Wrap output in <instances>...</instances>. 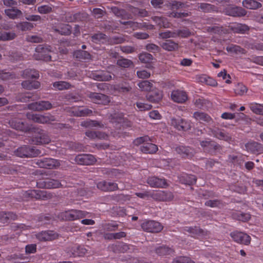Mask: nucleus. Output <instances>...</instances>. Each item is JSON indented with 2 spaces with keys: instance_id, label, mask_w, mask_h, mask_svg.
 Here are the masks:
<instances>
[{
  "instance_id": "f257e3e1",
  "label": "nucleus",
  "mask_w": 263,
  "mask_h": 263,
  "mask_svg": "<svg viewBox=\"0 0 263 263\" xmlns=\"http://www.w3.org/2000/svg\"><path fill=\"white\" fill-rule=\"evenodd\" d=\"M59 217L63 220H75L84 217H90V214L84 211L71 210L61 213Z\"/></svg>"
},
{
  "instance_id": "f03ea898",
  "label": "nucleus",
  "mask_w": 263,
  "mask_h": 263,
  "mask_svg": "<svg viewBox=\"0 0 263 263\" xmlns=\"http://www.w3.org/2000/svg\"><path fill=\"white\" fill-rule=\"evenodd\" d=\"M49 46L39 45L35 50L33 54L34 58L36 60H44L46 61L51 60V55L49 54L50 49Z\"/></svg>"
},
{
  "instance_id": "7ed1b4c3",
  "label": "nucleus",
  "mask_w": 263,
  "mask_h": 263,
  "mask_svg": "<svg viewBox=\"0 0 263 263\" xmlns=\"http://www.w3.org/2000/svg\"><path fill=\"white\" fill-rule=\"evenodd\" d=\"M141 227L143 230L152 233L159 232L163 229L160 223L153 220L144 221L141 224Z\"/></svg>"
},
{
  "instance_id": "20e7f679",
  "label": "nucleus",
  "mask_w": 263,
  "mask_h": 263,
  "mask_svg": "<svg viewBox=\"0 0 263 263\" xmlns=\"http://www.w3.org/2000/svg\"><path fill=\"white\" fill-rule=\"evenodd\" d=\"M40 154L39 150L24 146L19 147L15 151V154L20 157H35Z\"/></svg>"
},
{
  "instance_id": "39448f33",
  "label": "nucleus",
  "mask_w": 263,
  "mask_h": 263,
  "mask_svg": "<svg viewBox=\"0 0 263 263\" xmlns=\"http://www.w3.org/2000/svg\"><path fill=\"white\" fill-rule=\"evenodd\" d=\"M231 236L235 242L249 245L251 242V237L249 235L241 232H233L231 233Z\"/></svg>"
},
{
  "instance_id": "423d86ee",
  "label": "nucleus",
  "mask_w": 263,
  "mask_h": 263,
  "mask_svg": "<svg viewBox=\"0 0 263 263\" xmlns=\"http://www.w3.org/2000/svg\"><path fill=\"white\" fill-rule=\"evenodd\" d=\"M75 161L81 165H92L96 161V159L92 155L81 154L76 157Z\"/></svg>"
},
{
  "instance_id": "0eeeda50",
  "label": "nucleus",
  "mask_w": 263,
  "mask_h": 263,
  "mask_svg": "<svg viewBox=\"0 0 263 263\" xmlns=\"http://www.w3.org/2000/svg\"><path fill=\"white\" fill-rule=\"evenodd\" d=\"M171 124L175 128L179 130H186L191 128V124L190 122L183 120L182 119H172Z\"/></svg>"
},
{
  "instance_id": "6e6552de",
  "label": "nucleus",
  "mask_w": 263,
  "mask_h": 263,
  "mask_svg": "<svg viewBox=\"0 0 263 263\" xmlns=\"http://www.w3.org/2000/svg\"><path fill=\"white\" fill-rule=\"evenodd\" d=\"M40 167L48 169L56 168L60 165L58 160L51 158H45L37 163Z\"/></svg>"
},
{
  "instance_id": "1a4fd4ad",
  "label": "nucleus",
  "mask_w": 263,
  "mask_h": 263,
  "mask_svg": "<svg viewBox=\"0 0 263 263\" xmlns=\"http://www.w3.org/2000/svg\"><path fill=\"white\" fill-rule=\"evenodd\" d=\"M26 195L31 198H34L38 199H46L51 197L50 193H48L45 191L41 190H30L26 193Z\"/></svg>"
},
{
  "instance_id": "9d476101",
  "label": "nucleus",
  "mask_w": 263,
  "mask_h": 263,
  "mask_svg": "<svg viewBox=\"0 0 263 263\" xmlns=\"http://www.w3.org/2000/svg\"><path fill=\"white\" fill-rule=\"evenodd\" d=\"M171 98L175 102L182 103L187 100V95L184 90H174L172 92Z\"/></svg>"
},
{
  "instance_id": "9b49d317",
  "label": "nucleus",
  "mask_w": 263,
  "mask_h": 263,
  "mask_svg": "<svg viewBox=\"0 0 263 263\" xmlns=\"http://www.w3.org/2000/svg\"><path fill=\"white\" fill-rule=\"evenodd\" d=\"M28 108L31 110L37 111L47 110L52 108V105L48 101H41L30 104Z\"/></svg>"
},
{
  "instance_id": "f8f14e48",
  "label": "nucleus",
  "mask_w": 263,
  "mask_h": 263,
  "mask_svg": "<svg viewBox=\"0 0 263 263\" xmlns=\"http://www.w3.org/2000/svg\"><path fill=\"white\" fill-rule=\"evenodd\" d=\"M89 97L96 104H106L110 101L108 97L102 93L91 92Z\"/></svg>"
},
{
  "instance_id": "ddd939ff",
  "label": "nucleus",
  "mask_w": 263,
  "mask_h": 263,
  "mask_svg": "<svg viewBox=\"0 0 263 263\" xmlns=\"http://www.w3.org/2000/svg\"><path fill=\"white\" fill-rule=\"evenodd\" d=\"M27 117L28 119L39 123H46L50 121V118L48 116L36 114L28 113Z\"/></svg>"
},
{
  "instance_id": "4468645a",
  "label": "nucleus",
  "mask_w": 263,
  "mask_h": 263,
  "mask_svg": "<svg viewBox=\"0 0 263 263\" xmlns=\"http://www.w3.org/2000/svg\"><path fill=\"white\" fill-rule=\"evenodd\" d=\"M97 187L103 191H113L118 189V185L114 182L101 181L97 183Z\"/></svg>"
},
{
  "instance_id": "2eb2a0df",
  "label": "nucleus",
  "mask_w": 263,
  "mask_h": 263,
  "mask_svg": "<svg viewBox=\"0 0 263 263\" xmlns=\"http://www.w3.org/2000/svg\"><path fill=\"white\" fill-rule=\"evenodd\" d=\"M147 183L153 187H165L167 183L165 179L156 177H149L147 179Z\"/></svg>"
},
{
  "instance_id": "dca6fc26",
  "label": "nucleus",
  "mask_w": 263,
  "mask_h": 263,
  "mask_svg": "<svg viewBox=\"0 0 263 263\" xmlns=\"http://www.w3.org/2000/svg\"><path fill=\"white\" fill-rule=\"evenodd\" d=\"M152 197L156 200L162 201H169L173 198V195L172 193L162 191L154 192Z\"/></svg>"
},
{
  "instance_id": "f3484780",
  "label": "nucleus",
  "mask_w": 263,
  "mask_h": 263,
  "mask_svg": "<svg viewBox=\"0 0 263 263\" xmlns=\"http://www.w3.org/2000/svg\"><path fill=\"white\" fill-rule=\"evenodd\" d=\"M50 141V140L49 137L44 132L39 133L32 139V143L35 144H47Z\"/></svg>"
},
{
  "instance_id": "a211bd4d",
  "label": "nucleus",
  "mask_w": 263,
  "mask_h": 263,
  "mask_svg": "<svg viewBox=\"0 0 263 263\" xmlns=\"http://www.w3.org/2000/svg\"><path fill=\"white\" fill-rule=\"evenodd\" d=\"M246 148L248 151L252 153H263V145L256 142H251L247 143Z\"/></svg>"
},
{
  "instance_id": "6ab92c4d",
  "label": "nucleus",
  "mask_w": 263,
  "mask_h": 263,
  "mask_svg": "<svg viewBox=\"0 0 263 263\" xmlns=\"http://www.w3.org/2000/svg\"><path fill=\"white\" fill-rule=\"evenodd\" d=\"M185 230L191 234L192 237H197L198 238L204 237L208 233L206 231H204L197 227L186 228Z\"/></svg>"
},
{
  "instance_id": "aec40b11",
  "label": "nucleus",
  "mask_w": 263,
  "mask_h": 263,
  "mask_svg": "<svg viewBox=\"0 0 263 263\" xmlns=\"http://www.w3.org/2000/svg\"><path fill=\"white\" fill-rule=\"evenodd\" d=\"M163 97L162 91L159 90H155L146 96L147 99L152 102H158Z\"/></svg>"
},
{
  "instance_id": "412c9836",
  "label": "nucleus",
  "mask_w": 263,
  "mask_h": 263,
  "mask_svg": "<svg viewBox=\"0 0 263 263\" xmlns=\"http://www.w3.org/2000/svg\"><path fill=\"white\" fill-rule=\"evenodd\" d=\"M92 78L97 81H109L111 76L108 72H95L92 73Z\"/></svg>"
},
{
  "instance_id": "4be33fe9",
  "label": "nucleus",
  "mask_w": 263,
  "mask_h": 263,
  "mask_svg": "<svg viewBox=\"0 0 263 263\" xmlns=\"http://www.w3.org/2000/svg\"><path fill=\"white\" fill-rule=\"evenodd\" d=\"M57 235L51 231L42 232L37 234V237L40 240L47 241L55 239Z\"/></svg>"
},
{
  "instance_id": "5701e85b",
  "label": "nucleus",
  "mask_w": 263,
  "mask_h": 263,
  "mask_svg": "<svg viewBox=\"0 0 263 263\" xmlns=\"http://www.w3.org/2000/svg\"><path fill=\"white\" fill-rule=\"evenodd\" d=\"M141 150L144 153L153 154L158 150L157 146L151 143H144L141 147Z\"/></svg>"
},
{
  "instance_id": "b1692460",
  "label": "nucleus",
  "mask_w": 263,
  "mask_h": 263,
  "mask_svg": "<svg viewBox=\"0 0 263 263\" xmlns=\"http://www.w3.org/2000/svg\"><path fill=\"white\" fill-rule=\"evenodd\" d=\"M227 13L228 15L233 16H241L246 15V11L242 8L233 7L230 8Z\"/></svg>"
},
{
  "instance_id": "393cba45",
  "label": "nucleus",
  "mask_w": 263,
  "mask_h": 263,
  "mask_svg": "<svg viewBox=\"0 0 263 263\" xmlns=\"http://www.w3.org/2000/svg\"><path fill=\"white\" fill-rule=\"evenodd\" d=\"M197 81L203 84L208 85L215 86L217 85V82L213 78L205 75L199 76L197 77Z\"/></svg>"
},
{
  "instance_id": "a878e982",
  "label": "nucleus",
  "mask_w": 263,
  "mask_h": 263,
  "mask_svg": "<svg viewBox=\"0 0 263 263\" xmlns=\"http://www.w3.org/2000/svg\"><path fill=\"white\" fill-rule=\"evenodd\" d=\"M176 152L182 155L183 157H192L194 154L193 151L190 147L180 146L177 147L176 149Z\"/></svg>"
},
{
  "instance_id": "bb28decb",
  "label": "nucleus",
  "mask_w": 263,
  "mask_h": 263,
  "mask_svg": "<svg viewBox=\"0 0 263 263\" xmlns=\"http://www.w3.org/2000/svg\"><path fill=\"white\" fill-rule=\"evenodd\" d=\"M139 58L141 62L148 64V65L147 66V68H153V66L151 64V63L153 60V56L151 54L146 52L142 53L139 55Z\"/></svg>"
},
{
  "instance_id": "cd10ccee",
  "label": "nucleus",
  "mask_w": 263,
  "mask_h": 263,
  "mask_svg": "<svg viewBox=\"0 0 263 263\" xmlns=\"http://www.w3.org/2000/svg\"><path fill=\"white\" fill-rule=\"evenodd\" d=\"M15 215L12 213L0 212V226L8 222L9 219H15Z\"/></svg>"
},
{
  "instance_id": "c85d7f7f",
  "label": "nucleus",
  "mask_w": 263,
  "mask_h": 263,
  "mask_svg": "<svg viewBox=\"0 0 263 263\" xmlns=\"http://www.w3.org/2000/svg\"><path fill=\"white\" fill-rule=\"evenodd\" d=\"M162 47L167 51H173L177 49L178 45L172 40H166L161 45Z\"/></svg>"
},
{
  "instance_id": "c756f323",
  "label": "nucleus",
  "mask_w": 263,
  "mask_h": 263,
  "mask_svg": "<svg viewBox=\"0 0 263 263\" xmlns=\"http://www.w3.org/2000/svg\"><path fill=\"white\" fill-rule=\"evenodd\" d=\"M243 6L250 9H255L261 7V4L254 0H245L242 2Z\"/></svg>"
},
{
  "instance_id": "7c9ffc66",
  "label": "nucleus",
  "mask_w": 263,
  "mask_h": 263,
  "mask_svg": "<svg viewBox=\"0 0 263 263\" xmlns=\"http://www.w3.org/2000/svg\"><path fill=\"white\" fill-rule=\"evenodd\" d=\"M194 118L201 123L203 122H209L211 120V117L208 115L201 112H195L193 115Z\"/></svg>"
},
{
  "instance_id": "2f4dec72",
  "label": "nucleus",
  "mask_w": 263,
  "mask_h": 263,
  "mask_svg": "<svg viewBox=\"0 0 263 263\" xmlns=\"http://www.w3.org/2000/svg\"><path fill=\"white\" fill-rule=\"evenodd\" d=\"M231 29L235 32L243 33L248 30V27L242 24L234 23L230 26Z\"/></svg>"
},
{
  "instance_id": "473e14b6",
  "label": "nucleus",
  "mask_w": 263,
  "mask_h": 263,
  "mask_svg": "<svg viewBox=\"0 0 263 263\" xmlns=\"http://www.w3.org/2000/svg\"><path fill=\"white\" fill-rule=\"evenodd\" d=\"M6 14L10 18L15 19L20 16L22 13L16 8L8 9L5 10Z\"/></svg>"
},
{
  "instance_id": "72a5a7b5",
  "label": "nucleus",
  "mask_w": 263,
  "mask_h": 263,
  "mask_svg": "<svg viewBox=\"0 0 263 263\" xmlns=\"http://www.w3.org/2000/svg\"><path fill=\"white\" fill-rule=\"evenodd\" d=\"M9 124L12 128L17 130H25L26 129L24 124L18 120L12 119L9 121Z\"/></svg>"
},
{
  "instance_id": "f704fd0d",
  "label": "nucleus",
  "mask_w": 263,
  "mask_h": 263,
  "mask_svg": "<svg viewBox=\"0 0 263 263\" xmlns=\"http://www.w3.org/2000/svg\"><path fill=\"white\" fill-rule=\"evenodd\" d=\"M43 187L48 189H54L59 187L62 185L60 182L55 180H47L43 181Z\"/></svg>"
},
{
  "instance_id": "c9c22d12",
  "label": "nucleus",
  "mask_w": 263,
  "mask_h": 263,
  "mask_svg": "<svg viewBox=\"0 0 263 263\" xmlns=\"http://www.w3.org/2000/svg\"><path fill=\"white\" fill-rule=\"evenodd\" d=\"M22 86L26 89H36L39 87L40 84L38 81H24L22 83Z\"/></svg>"
},
{
  "instance_id": "e433bc0d",
  "label": "nucleus",
  "mask_w": 263,
  "mask_h": 263,
  "mask_svg": "<svg viewBox=\"0 0 263 263\" xmlns=\"http://www.w3.org/2000/svg\"><path fill=\"white\" fill-rule=\"evenodd\" d=\"M16 34L13 32L0 31V41H7L13 40Z\"/></svg>"
},
{
  "instance_id": "4c0bfd02",
  "label": "nucleus",
  "mask_w": 263,
  "mask_h": 263,
  "mask_svg": "<svg viewBox=\"0 0 263 263\" xmlns=\"http://www.w3.org/2000/svg\"><path fill=\"white\" fill-rule=\"evenodd\" d=\"M212 133L214 136L220 140L229 141L231 139V137L228 134L219 129L212 132Z\"/></svg>"
},
{
  "instance_id": "58836bf2",
  "label": "nucleus",
  "mask_w": 263,
  "mask_h": 263,
  "mask_svg": "<svg viewBox=\"0 0 263 263\" xmlns=\"http://www.w3.org/2000/svg\"><path fill=\"white\" fill-rule=\"evenodd\" d=\"M22 76L24 78L36 79L39 77V73L35 70L27 69L23 72Z\"/></svg>"
},
{
  "instance_id": "ea45409f",
  "label": "nucleus",
  "mask_w": 263,
  "mask_h": 263,
  "mask_svg": "<svg viewBox=\"0 0 263 263\" xmlns=\"http://www.w3.org/2000/svg\"><path fill=\"white\" fill-rule=\"evenodd\" d=\"M138 85L141 90L145 91L151 90L153 87V84L147 81L139 82Z\"/></svg>"
},
{
  "instance_id": "a19ab883",
  "label": "nucleus",
  "mask_w": 263,
  "mask_h": 263,
  "mask_svg": "<svg viewBox=\"0 0 263 263\" xmlns=\"http://www.w3.org/2000/svg\"><path fill=\"white\" fill-rule=\"evenodd\" d=\"M156 252L160 256L171 254L173 251L172 249L163 246L160 247L156 250Z\"/></svg>"
},
{
  "instance_id": "79ce46f5",
  "label": "nucleus",
  "mask_w": 263,
  "mask_h": 263,
  "mask_svg": "<svg viewBox=\"0 0 263 263\" xmlns=\"http://www.w3.org/2000/svg\"><path fill=\"white\" fill-rule=\"evenodd\" d=\"M250 109L255 114L263 115V106L259 104L251 103L250 104Z\"/></svg>"
},
{
  "instance_id": "37998d69",
  "label": "nucleus",
  "mask_w": 263,
  "mask_h": 263,
  "mask_svg": "<svg viewBox=\"0 0 263 263\" xmlns=\"http://www.w3.org/2000/svg\"><path fill=\"white\" fill-rule=\"evenodd\" d=\"M72 252L71 254L73 256H81L84 255L86 254L87 251L86 249L80 246L74 247L72 249Z\"/></svg>"
},
{
  "instance_id": "c03bdc74",
  "label": "nucleus",
  "mask_w": 263,
  "mask_h": 263,
  "mask_svg": "<svg viewBox=\"0 0 263 263\" xmlns=\"http://www.w3.org/2000/svg\"><path fill=\"white\" fill-rule=\"evenodd\" d=\"M86 135L91 139H105L107 137V135L104 133H102L100 132L96 133L91 131L86 132Z\"/></svg>"
},
{
  "instance_id": "a18cd8bd",
  "label": "nucleus",
  "mask_w": 263,
  "mask_h": 263,
  "mask_svg": "<svg viewBox=\"0 0 263 263\" xmlns=\"http://www.w3.org/2000/svg\"><path fill=\"white\" fill-rule=\"evenodd\" d=\"M92 39L95 43H105L107 41L106 36L101 33L95 34L92 36Z\"/></svg>"
},
{
  "instance_id": "49530a36",
  "label": "nucleus",
  "mask_w": 263,
  "mask_h": 263,
  "mask_svg": "<svg viewBox=\"0 0 263 263\" xmlns=\"http://www.w3.org/2000/svg\"><path fill=\"white\" fill-rule=\"evenodd\" d=\"M74 57L80 60H86L90 58V55L89 53L85 51L78 50L74 52Z\"/></svg>"
},
{
  "instance_id": "de8ad7c7",
  "label": "nucleus",
  "mask_w": 263,
  "mask_h": 263,
  "mask_svg": "<svg viewBox=\"0 0 263 263\" xmlns=\"http://www.w3.org/2000/svg\"><path fill=\"white\" fill-rule=\"evenodd\" d=\"M52 8L51 4L44 5L37 7V11L40 14H47L52 11Z\"/></svg>"
},
{
  "instance_id": "09e8293b",
  "label": "nucleus",
  "mask_w": 263,
  "mask_h": 263,
  "mask_svg": "<svg viewBox=\"0 0 263 263\" xmlns=\"http://www.w3.org/2000/svg\"><path fill=\"white\" fill-rule=\"evenodd\" d=\"M247 90L248 89L247 87L241 83L238 84L234 89L235 93L240 96H242L246 93Z\"/></svg>"
},
{
  "instance_id": "8fccbe9b",
  "label": "nucleus",
  "mask_w": 263,
  "mask_h": 263,
  "mask_svg": "<svg viewBox=\"0 0 263 263\" xmlns=\"http://www.w3.org/2000/svg\"><path fill=\"white\" fill-rule=\"evenodd\" d=\"M154 21L160 27L167 28L169 26L168 23L166 19L158 16L153 18Z\"/></svg>"
},
{
  "instance_id": "3c124183",
  "label": "nucleus",
  "mask_w": 263,
  "mask_h": 263,
  "mask_svg": "<svg viewBox=\"0 0 263 263\" xmlns=\"http://www.w3.org/2000/svg\"><path fill=\"white\" fill-rule=\"evenodd\" d=\"M70 86L69 83L64 81L56 82L53 84V87L59 90L68 89Z\"/></svg>"
},
{
  "instance_id": "603ef678",
  "label": "nucleus",
  "mask_w": 263,
  "mask_h": 263,
  "mask_svg": "<svg viewBox=\"0 0 263 263\" xmlns=\"http://www.w3.org/2000/svg\"><path fill=\"white\" fill-rule=\"evenodd\" d=\"M18 29L22 31L30 30L33 27V25L29 22H23L17 25Z\"/></svg>"
},
{
  "instance_id": "864d4df0",
  "label": "nucleus",
  "mask_w": 263,
  "mask_h": 263,
  "mask_svg": "<svg viewBox=\"0 0 263 263\" xmlns=\"http://www.w3.org/2000/svg\"><path fill=\"white\" fill-rule=\"evenodd\" d=\"M160 37L162 39H167L171 37H176L177 34L176 32H171L170 31H166L159 33Z\"/></svg>"
},
{
  "instance_id": "5fc2aeb1",
  "label": "nucleus",
  "mask_w": 263,
  "mask_h": 263,
  "mask_svg": "<svg viewBox=\"0 0 263 263\" xmlns=\"http://www.w3.org/2000/svg\"><path fill=\"white\" fill-rule=\"evenodd\" d=\"M117 64L121 67L126 68L132 64V62L128 59H121L117 61Z\"/></svg>"
},
{
  "instance_id": "6e6d98bb",
  "label": "nucleus",
  "mask_w": 263,
  "mask_h": 263,
  "mask_svg": "<svg viewBox=\"0 0 263 263\" xmlns=\"http://www.w3.org/2000/svg\"><path fill=\"white\" fill-rule=\"evenodd\" d=\"M136 105L140 111L148 110L151 109L152 107L151 104L142 102H137Z\"/></svg>"
},
{
  "instance_id": "4d7b16f0",
  "label": "nucleus",
  "mask_w": 263,
  "mask_h": 263,
  "mask_svg": "<svg viewBox=\"0 0 263 263\" xmlns=\"http://www.w3.org/2000/svg\"><path fill=\"white\" fill-rule=\"evenodd\" d=\"M14 75L12 74L9 72H4L2 71L0 72V80H10L14 78Z\"/></svg>"
},
{
  "instance_id": "13d9d810",
  "label": "nucleus",
  "mask_w": 263,
  "mask_h": 263,
  "mask_svg": "<svg viewBox=\"0 0 263 263\" xmlns=\"http://www.w3.org/2000/svg\"><path fill=\"white\" fill-rule=\"evenodd\" d=\"M174 263H195L187 257L181 256L177 258L174 260Z\"/></svg>"
},
{
  "instance_id": "bf43d9fd",
  "label": "nucleus",
  "mask_w": 263,
  "mask_h": 263,
  "mask_svg": "<svg viewBox=\"0 0 263 263\" xmlns=\"http://www.w3.org/2000/svg\"><path fill=\"white\" fill-rule=\"evenodd\" d=\"M61 34L67 35L69 34L71 31L70 27L68 25H63L60 29L57 30Z\"/></svg>"
},
{
  "instance_id": "052dcab7",
  "label": "nucleus",
  "mask_w": 263,
  "mask_h": 263,
  "mask_svg": "<svg viewBox=\"0 0 263 263\" xmlns=\"http://www.w3.org/2000/svg\"><path fill=\"white\" fill-rule=\"evenodd\" d=\"M137 74L140 79H146L151 76V73L145 70L138 71Z\"/></svg>"
},
{
  "instance_id": "680f3d73",
  "label": "nucleus",
  "mask_w": 263,
  "mask_h": 263,
  "mask_svg": "<svg viewBox=\"0 0 263 263\" xmlns=\"http://www.w3.org/2000/svg\"><path fill=\"white\" fill-rule=\"evenodd\" d=\"M112 12L118 16L122 17H126L127 14H126L123 10H120L116 7L112 9Z\"/></svg>"
},
{
  "instance_id": "e2e57ef3",
  "label": "nucleus",
  "mask_w": 263,
  "mask_h": 263,
  "mask_svg": "<svg viewBox=\"0 0 263 263\" xmlns=\"http://www.w3.org/2000/svg\"><path fill=\"white\" fill-rule=\"evenodd\" d=\"M126 234L124 232H120L116 233H112L109 235L108 238L110 239H120L125 237Z\"/></svg>"
},
{
  "instance_id": "0e129e2a",
  "label": "nucleus",
  "mask_w": 263,
  "mask_h": 263,
  "mask_svg": "<svg viewBox=\"0 0 263 263\" xmlns=\"http://www.w3.org/2000/svg\"><path fill=\"white\" fill-rule=\"evenodd\" d=\"M220 204L219 201L217 200H209L205 202V205L210 207L214 208L219 206Z\"/></svg>"
},
{
  "instance_id": "69168bd1",
  "label": "nucleus",
  "mask_w": 263,
  "mask_h": 263,
  "mask_svg": "<svg viewBox=\"0 0 263 263\" xmlns=\"http://www.w3.org/2000/svg\"><path fill=\"white\" fill-rule=\"evenodd\" d=\"M227 50L229 52H231V53L236 52V53H237L238 52H240L241 48L239 46H238L237 45H231L230 46L227 47Z\"/></svg>"
},
{
  "instance_id": "338daca9",
  "label": "nucleus",
  "mask_w": 263,
  "mask_h": 263,
  "mask_svg": "<svg viewBox=\"0 0 263 263\" xmlns=\"http://www.w3.org/2000/svg\"><path fill=\"white\" fill-rule=\"evenodd\" d=\"M149 140V138L147 136L141 137L138 138L134 141V144L135 145H139L143 143L144 142H147Z\"/></svg>"
},
{
  "instance_id": "774afa93",
  "label": "nucleus",
  "mask_w": 263,
  "mask_h": 263,
  "mask_svg": "<svg viewBox=\"0 0 263 263\" xmlns=\"http://www.w3.org/2000/svg\"><path fill=\"white\" fill-rule=\"evenodd\" d=\"M149 117L154 120H159L161 118V115L157 110H153L149 112Z\"/></svg>"
}]
</instances>
